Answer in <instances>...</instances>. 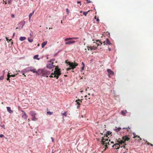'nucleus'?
Wrapping results in <instances>:
<instances>
[{"instance_id":"obj_1","label":"nucleus","mask_w":153,"mask_h":153,"mask_svg":"<svg viewBox=\"0 0 153 153\" xmlns=\"http://www.w3.org/2000/svg\"><path fill=\"white\" fill-rule=\"evenodd\" d=\"M55 70L54 71V73H51V72L49 70L45 69H38V71H40V74L42 75V76L47 77L48 76L51 74V75L49 76L50 77L56 78V79H58L59 76L61 74L60 70L58 68L57 66H55Z\"/></svg>"},{"instance_id":"obj_2","label":"nucleus","mask_w":153,"mask_h":153,"mask_svg":"<svg viewBox=\"0 0 153 153\" xmlns=\"http://www.w3.org/2000/svg\"><path fill=\"white\" fill-rule=\"evenodd\" d=\"M122 139L121 140L120 138H119L116 140L117 143L112 146L113 147L116 149H119L120 147H125V146L127 145L126 143V141H128L130 140V138L128 137V136H124L122 137Z\"/></svg>"},{"instance_id":"obj_3","label":"nucleus","mask_w":153,"mask_h":153,"mask_svg":"<svg viewBox=\"0 0 153 153\" xmlns=\"http://www.w3.org/2000/svg\"><path fill=\"white\" fill-rule=\"evenodd\" d=\"M111 134V133L110 131H108L106 133V135L104 136L103 137H102V139L101 141V144L103 146H105V149L104 150H105L106 148H108V144L109 146L110 145V144H109V141H110V140L108 139V135H110Z\"/></svg>"},{"instance_id":"obj_4","label":"nucleus","mask_w":153,"mask_h":153,"mask_svg":"<svg viewBox=\"0 0 153 153\" xmlns=\"http://www.w3.org/2000/svg\"><path fill=\"white\" fill-rule=\"evenodd\" d=\"M65 63L69 65L70 68H71V69L73 70L78 65V64L76 62H68V60L66 61Z\"/></svg>"},{"instance_id":"obj_5","label":"nucleus","mask_w":153,"mask_h":153,"mask_svg":"<svg viewBox=\"0 0 153 153\" xmlns=\"http://www.w3.org/2000/svg\"><path fill=\"white\" fill-rule=\"evenodd\" d=\"M98 41H99L100 42V43L101 45H102V44H103V45H111V44L109 40L108 39V38H107L106 39V41H103V42H102L101 41H100L99 40H97L96 42H97Z\"/></svg>"},{"instance_id":"obj_6","label":"nucleus","mask_w":153,"mask_h":153,"mask_svg":"<svg viewBox=\"0 0 153 153\" xmlns=\"http://www.w3.org/2000/svg\"><path fill=\"white\" fill-rule=\"evenodd\" d=\"M53 62H52L51 63L47 64L46 65L47 67L50 69L53 68L55 66L53 65Z\"/></svg>"},{"instance_id":"obj_7","label":"nucleus","mask_w":153,"mask_h":153,"mask_svg":"<svg viewBox=\"0 0 153 153\" xmlns=\"http://www.w3.org/2000/svg\"><path fill=\"white\" fill-rule=\"evenodd\" d=\"M30 71L33 72V73H36V75H40V71H38V70H37V71H36V69H34L33 68L32 69H31L30 70Z\"/></svg>"},{"instance_id":"obj_8","label":"nucleus","mask_w":153,"mask_h":153,"mask_svg":"<svg viewBox=\"0 0 153 153\" xmlns=\"http://www.w3.org/2000/svg\"><path fill=\"white\" fill-rule=\"evenodd\" d=\"M107 71L108 73V75L109 77H110V75H114V72L111 69H107Z\"/></svg>"},{"instance_id":"obj_9","label":"nucleus","mask_w":153,"mask_h":153,"mask_svg":"<svg viewBox=\"0 0 153 153\" xmlns=\"http://www.w3.org/2000/svg\"><path fill=\"white\" fill-rule=\"evenodd\" d=\"M22 112V117L24 119H26L27 118V116L25 112H23L22 110L21 111Z\"/></svg>"},{"instance_id":"obj_10","label":"nucleus","mask_w":153,"mask_h":153,"mask_svg":"<svg viewBox=\"0 0 153 153\" xmlns=\"http://www.w3.org/2000/svg\"><path fill=\"white\" fill-rule=\"evenodd\" d=\"M67 42H66L65 43V45H70L71 44H73L75 42V41L74 40H71L69 41H66Z\"/></svg>"},{"instance_id":"obj_11","label":"nucleus","mask_w":153,"mask_h":153,"mask_svg":"<svg viewBox=\"0 0 153 153\" xmlns=\"http://www.w3.org/2000/svg\"><path fill=\"white\" fill-rule=\"evenodd\" d=\"M87 48L88 50H89V49H90L91 50H95L97 49V47L94 46H88Z\"/></svg>"},{"instance_id":"obj_12","label":"nucleus","mask_w":153,"mask_h":153,"mask_svg":"<svg viewBox=\"0 0 153 153\" xmlns=\"http://www.w3.org/2000/svg\"><path fill=\"white\" fill-rule=\"evenodd\" d=\"M82 100H80V99H79L76 100V102L77 103V104L78 105L77 106V108H78L79 107V105H80V103L79 101H80L81 102H82Z\"/></svg>"},{"instance_id":"obj_13","label":"nucleus","mask_w":153,"mask_h":153,"mask_svg":"<svg viewBox=\"0 0 153 153\" xmlns=\"http://www.w3.org/2000/svg\"><path fill=\"white\" fill-rule=\"evenodd\" d=\"M78 39V37L68 38L65 39V41H68L70 40L76 39Z\"/></svg>"},{"instance_id":"obj_14","label":"nucleus","mask_w":153,"mask_h":153,"mask_svg":"<svg viewBox=\"0 0 153 153\" xmlns=\"http://www.w3.org/2000/svg\"><path fill=\"white\" fill-rule=\"evenodd\" d=\"M7 111L10 113L11 114L13 113V111L11 110L10 108L9 107H7Z\"/></svg>"},{"instance_id":"obj_15","label":"nucleus","mask_w":153,"mask_h":153,"mask_svg":"<svg viewBox=\"0 0 153 153\" xmlns=\"http://www.w3.org/2000/svg\"><path fill=\"white\" fill-rule=\"evenodd\" d=\"M30 114L33 117L34 116H35V115L36 114L35 113V111H31L30 112Z\"/></svg>"},{"instance_id":"obj_16","label":"nucleus","mask_w":153,"mask_h":153,"mask_svg":"<svg viewBox=\"0 0 153 153\" xmlns=\"http://www.w3.org/2000/svg\"><path fill=\"white\" fill-rule=\"evenodd\" d=\"M133 138H138L137 140L139 141H140L142 140L141 138L138 135L134 136L133 137Z\"/></svg>"},{"instance_id":"obj_17","label":"nucleus","mask_w":153,"mask_h":153,"mask_svg":"<svg viewBox=\"0 0 153 153\" xmlns=\"http://www.w3.org/2000/svg\"><path fill=\"white\" fill-rule=\"evenodd\" d=\"M121 129V128L120 127L117 128L116 127L114 129V130L116 132H118L119 131H120Z\"/></svg>"},{"instance_id":"obj_18","label":"nucleus","mask_w":153,"mask_h":153,"mask_svg":"<svg viewBox=\"0 0 153 153\" xmlns=\"http://www.w3.org/2000/svg\"><path fill=\"white\" fill-rule=\"evenodd\" d=\"M47 42L45 41L43 42L42 44V48H43L44 46L46 45Z\"/></svg>"},{"instance_id":"obj_19","label":"nucleus","mask_w":153,"mask_h":153,"mask_svg":"<svg viewBox=\"0 0 153 153\" xmlns=\"http://www.w3.org/2000/svg\"><path fill=\"white\" fill-rule=\"evenodd\" d=\"M126 129L127 131L128 132H131V130H130V128L129 127H128V128H123V129Z\"/></svg>"},{"instance_id":"obj_20","label":"nucleus","mask_w":153,"mask_h":153,"mask_svg":"<svg viewBox=\"0 0 153 153\" xmlns=\"http://www.w3.org/2000/svg\"><path fill=\"white\" fill-rule=\"evenodd\" d=\"M26 39V38L25 37L21 36L20 37V40L23 41L25 40Z\"/></svg>"},{"instance_id":"obj_21","label":"nucleus","mask_w":153,"mask_h":153,"mask_svg":"<svg viewBox=\"0 0 153 153\" xmlns=\"http://www.w3.org/2000/svg\"><path fill=\"white\" fill-rule=\"evenodd\" d=\"M34 13V11H33L32 13H30L29 15V19L30 20L31 16L33 15Z\"/></svg>"},{"instance_id":"obj_22","label":"nucleus","mask_w":153,"mask_h":153,"mask_svg":"<svg viewBox=\"0 0 153 153\" xmlns=\"http://www.w3.org/2000/svg\"><path fill=\"white\" fill-rule=\"evenodd\" d=\"M127 112L126 111H121V114L124 116H125L126 113Z\"/></svg>"},{"instance_id":"obj_23","label":"nucleus","mask_w":153,"mask_h":153,"mask_svg":"<svg viewBox=\"0 0 153 153\" xmlns=\"http://www.w3.org/2000/svg\"><path fill=\"white\" fill-rule=\"evenodd\" d=\"M38 56H39V55H36L34 56H33V58L34 59H36L38 60H39V58H38Z\"/></svg>"},{"instance_id":"obj_24","label":"nucleus","mask_w":153,"mask_h":153,"mask_svg":"<svg viewBox=\"0 0 153 153\" xmlns=\"http://www.w3.org/2000/svg\"><path fill=\"white\" fill-rule=\"evenodd\" d=\"M25 22L24 21H22L21 22L20 24L22 25V27L25 25Z\"/></svg>"},{"instance_id":"obj_25","label":"nucleus","mask_w":153,"mask_h":153,"mask_svg":"<svg viewBox=\"0 0 153 153\" xmlns=\"http://www.w3.org/2000/svg\"><path fill=\"white\" fill-rule=\"evenodd\" d=\"M90 11V10H88L87 11H86V12H84L83 13V15H84V16H86V15H87V14L88 13V12Z\"/></svg>"},{"instance_id":"obj_26","label":"nucleus","mask_w":153,"mask_h":153,"mask_svg":"<svg viewBox=\"0 0 153 153\" xmlns=\"http://www.w3.org/2000/svg\"><path fill=\"white\" fill-rule=\"evenodd\" d=\"M37 120V118H36L35 116L32 117V120L35 121Z\"/></svg>"},{"instance_id":"obj_27","label":"nucleus","mask_w":153,"mask_h":153,"mask_svg":"<svg viewBox=\"0 0 153 153\" xmlns=\"http://www.w3.org/2000/svg\"><path fill=\"white\" fill-rule=\"evenodd\" d=\"M10 77V74L9 73H8L7 75V80H9V78Z\"/></svg>"},{"instance_id":"obj_28","label":"nucleus","mask_w":153,"mask_h":153,"mask_svg":"<svg viewBox=\"0 0 153 153\" xmlns=\"http://www.w3.org/2000/svg\"><path fill=\"white\" fill-rule=\"evenodd\" d=\"M62 115H64L65 117H66L67 116V112L66 111L64 113H62Z\"/></svg>"},{"instance_id":"obj_29","label":"nucleus","mask_w":153,"mask_h":153,"mask_svg":"<svg viewBox=\"0 0 153 153\" xmlns=\"http://www.w3.org/2000/svg\"><path fill=\"white\" fill-rule=\"evenodd\" d=\"M47 113L48 114H49L50 115H52L53 114V112H52L50 111H47Z\"/></svg>"},{"instance_id":"obj_30","label":"nucleus","mask_w":153,"mask_h":153,"mask_svg":"<svg viewBox=\"0 0 153 153\" xmlns=\"http://www.w3.org/2000/svg\"><path fill=\"white\" fill-rule=\"evenodd\" d=\"M28 40L30 42H32L33 41L32 39H30L29 38H28Z\"/></svg>"},{"instance_id":"obj_31","label":"nucleus","mask_w":153,"mask_h":153,"mask_svg":"<svg viewBox=\"0 0 153 153\" xmlns=\"http://www.w3.org/2000/svg\"><path fill=\"white\" fill-rule=\"evenodd\" d=\"M33 68L32 67H28L27 68L28 71H30V70L31 69H33Z\"/></svg>"},{"instance_id":"obj_32","label":"nucleus","mask_w":153,"mask_h":153,"mask_svg":"<svg viewBox=\"0 0 153 153\" xmlns=\"http://www.w3.org/2000/svg\"><path fill=\"white\" fill-rule=\"evenodd\" d=\"M94 19H96V20L97 22H99L100 21L99 19L98 18H97V17L96 16H95V17H94Z\"/></svg>"},{"instance_id":"obj_33","label":"nucleus","mask_w":153,"mask_h":153,"mask_svg":"<svg viewBox=\"0 0 153 153\" xmlns=\"http://www.w3.org/2000/svg\"><path fill=\"white\" fill-rule=\"evenodd\" d=\"M66 11L67 12V14H68L69 13V11L68 9V8H66Z\"/></svg>"},{"instance_id":"obj_34","label":"nucleus","mask_w":153,"mask_h":153,"mask_svg":"<svg viewBox=\"0 0 153 153\" xmlns=\"http://www.w3.org/2000/svg\"><path fill=\"white\" fill-rule=\"evenodd\" d=\"M3 79H4V76H3V75L1 76L0 77V80H3Z\"/></svg>"},{"instance_id":"obj_35","label":"nucleus","mask_w":153,"mask_h":153,"mask_svg":"<svg viewBox=\"0 0 153 153\" xmlns=\"http://www.w3.org/2000/svg\"><path fill=\"white\" fill-rule=\"evenodd\" d=\"M6 40L8 42H10L12 39H11L10 40H9V39L7 38L6 37Z\"/></svg>"},{"instance_id":"obj_36","label":"nucleus","mask_w":153,"mask_h":153,"mask_svg":"<svg viewBox=\"0 0 153 153\" xmlns=\"http://www.w3.org/2000/svg\"><path fill=\"white\" fill-rule=\"evenodd\" d=\"M4 136L3 134H0V137H4Z\"/></svg>"},{"instance_id":"obj_37","label":"nucleus","mask_w":153,"mask_h":153,"mask_svg":"<svg viewBox=\"0 0 153 153\" xmlns=\"http://www.w3.org/2000/svg\"><path fill=\"white\" fill-rule=\"evenodd\" d=\"M86 0L87 1H88V2L87 3H88L91 2V1H89V0Z\"/></svg>"},{"instance_id":"obj_38","label":"nucleus","mask_w":153,"mask_h":153,"mask_svg":"<svg viewBox=\"0 0 153 153\" xmlns=\"http://www.w3.org/2000/svg\"><path fill=\"white\" fill-rule=\"evenodd\" d=\"M71 68H67V71H68L69 70H71Z\"/></svg>"},{"instance_id":"obj_39","label":"nucleus","mask_w":153,"mask_h":153,"mask_svg":"<svg viewBox=\"0 0 153 153\" xmlns=\"http://www.w3.org/2000/svg\"><path fill=\"white\" fill-rule=\"evenodd\" d=\"M15 76V75H10V76H12L13 77H14Z\"/></svg>"},{"instance_id":"obj_40","label":"nucleus","mask_w":153,"mask_h":153,"mask_svg":"<svg viewBox=\"0 0 153 153\" xmlns=\"http://www.w3.org/2000/svg\"><path fill=\"white\" fill-rule=\"evenodd\" d=\"M84 67H85V66H82V68H81V70H84Z\"/></svg>"},{"instance_id":"obj_41","label":"nucleus","mask_w":153,"mask_h":153,"mask_svg":"<svg viewBox=\"0 0 153 153\" xmlns=\"http://www.w3.org/2000/svg\"><path fill=\"white\" fill-rule=\"evenodd\" d=\"M11 16H12V17H13V18L14 17V15L13 14H11Z\"/></svg>"},{"instance_id":"obj_42","label":"nucleus","mask_w":153,"mask_h":153,"mask_svg":"<svg viewBox=\"0 0 153 153\" xmlns=\"http://www.w3.org/2000/svg\"><path fill=\"white\" fill-rule=\"evenodd\" d=\"M4 126H5L4 125H2L1 126V127L2 128H3L4 129L5 128Z\"/></svg>"},{"instance_id":"obj_43","label":"nucleus","mask_w":153,"mask_h":153,"mask_svg":"<svg viewBox=\"0 0 153 153\" xmlns=\"http://www.w3.org/2000/svg\"><path fill=\"white\" fill-rule=\"evenodd\" d=\"M82 65L83 66H85V64H84V63L83 62H82Z\"/></svg>"},{"instance_id":"obj_44","label":"nucleus","mask_w":153,"mask_h":153,"mask_svg":"<svg viewBox=\"0 0 153 153\" xmlns=\"http://www.w3.org/2000/svg\"><path fill=\"white\" fill-rule=\"evenodd\" d=\"M94 43H95L97 45V46H98L99 45L98 44H97V43H96V42H94Z\"/></svg>"},{"instance_id":"obj_45","label":"nucleus","mask_w":153,"mask_h":153,"mask_svg":"<svg viewBox=\"0 0 153 153\" xmlns=\"http://www.w3.org/2000/svg\"><path fill=\"white\" fill-rule=\"evenodd\" d=\"M147 142V141H146V143H147V144L148 145H150V143H149V142Z\"/></svg>"},{"instance_id":"obj_46","label":"nucleus","mask_w":153,"mask_h":153,"mask_svg":"<svg viewBox=\"0 0 153 153\" xmlns=\"http://www.w3.org/2000/svg\"><path fill=\"white\" fill-rule=\"evenodd\" d=\"M51 139H52V142H53L54 141V140H53V137H51Z\"/></svg>"},{"instance_id":"obj_47","label":"nucleus","mask_w":153,"mask_h":153,"mask_svg":"<svg viewBox=\"0 0 153 153\" xmlns=\"http://www.w3.org/2000/svg\"><path fill=\"white\" fill-rule=\"evenodd\" d=\"M81 3V2L80 1H77V4H79V3Z\"/></svg>"},{"instance_id":"obj_48","label":"nucleus","mask_w":153,"mask_h":153,"mask_svg":"<svg viewBox=\"0 0 153 153\" xmlns=\"http://www.w3.org/2000/svg\"><path fill=\"white\" fill-rule=\"evenodd\" d=\"M3 75H4L5 73V71L4 70L3 71Z\"/></svg>"},{"instance_id":"obj_49","label":"nucleus","mask_w":153,"mask_h":153,"mask_svg":"<svg viewBox=\"0 0 153 153\" xmlns=\"http://www.w3.org/2000/svg\"><path fill=\"white\" fill-rule=\"evenodd\" d=\"M133 134L134 136H136V135H135V133H133Z\"/></svg>"},{"instance_id":"obj_50","label":"nucleus","mask_w":153,"mask_h":153,"mask_svg":"<svg viewBox=\"0 0 153 153\" xmlns=\"http://www.w3.org/2000/svg\"><path fill=\"white\" fill-rule=\"evenodd\" d=\"M54 60L53 59H51L50 60V62H51V61H53Z\"/></svg>"},{"instance_id":"obj_51","label":"nucleus","mask_w":153,"mask_h":153,"mask_svg":"<svg viewBox=\"0 0 153 153\" xmlns=\"http://www.w3.org/2000/svg\"><path fill=\"white\" fill-rule=\"evenodd\" d=\"M111 143H114V142L113 141L111 142Z\"/></svg>"},{"instance_id":"obj_52","label":"nucleus","mask_w":153,"mask_h":153,"mask_svg":"<svg viewBox=\"0 0 153 153\" xmlns=\"http://www.w3.org/2000/svg\"><path fill=\"white\" fill-rule=\"evenodd\" d=\"M108 49H109V51H111V49L110 48H108Z\"/></svg>"},{"instance_id":"obj_53","label":"nucleus","mask_w":153,"mask_h":153,"mask_svg":"<svg viewBox=\"0 0 153 153\" xmlns=\"http://www.w3.org/2000/svg\"><path fill=\"white\" fill-rule=\"evenodd\" d=\"M15 33H13V37L14 36Z\"/></svg>"},{"instance_id":"obj_54","label":"nucleus","mask_w":153,"mask_h":153,"mask_svg":"<svg viewBox=\"0 0 153 153\" xmlns=\"http://www.w3.org/2000/svg\"><path fill=\"white\" fill-rule=\"evenodd\" d=\"M150 145L151 146H153V145L152 144H151V143H150Z\"/></svg>"},{"instance_id":"obj_55","label":"nucleus","mask_w":153,"mask_h":153,"mask_svg":"<svg viewBox=\"0 0 153 153\" xmlns=\"http://www.w3.org/2000/svg\"><path fill=\"white\" fill-rule=\"evenodd\" d=\"M52 29V27H49V29Z\"/></svg>"},{"instance_id":"obj_56","label":"nucleus","mask_w":153,"mask_h":153,"mask_svg":"<svg viewBox=\"0 0 153 153\" xmlns=\"http://www.w3.org/2000/svg\"><path fill=\"white\" fill-rule=\"evenodd\" d=\"M61 23H62V20L61 21Z\"/></svg>"},{"instance_id":"obj_57","label":"nucleus","mask_w":153,"mask_h":153,"mask_svg":"<svg viewBox=\"0 0 153 153\" xmlns=\"http://www.w3.org/2000/svg\"><path fill=\"white\" fill-rule=\"evenodd\" d=\"M85 52H86V49L85 48Z\"/></svg>"},{"instance_id":"obj_58","label":"nucleus","mask_w":153,"mask_h":153,"mask_svg":"<svg viewBox=\"0 0 153 153\" xmlns=\"http://www.w3.org/2000/svg\"><path fill=\"white\" fill-rule=\"evenodd\" d=\"M123 153H126V152H124Z\"/></svg>"},{"instance_id":"obj_59","label":"nucleus","mask_w":153,"mask_h":153,"mask_svg":"<svg viewBox=\"0 0 153 153\" xmlns=\"http://www.w3.org/2000/svg\"><path fill=\"white\" fill-rule=\"evenodd\" d=\"M18 108H19V106H18Z\"/></svg>"},{"instance_id":"obj_60","label":"nucleus","mask_w":153,"mask_h":153,"mask_svg":"<svg viewBox=\"0 0 153 153\" xmlns=\"http://www.w3.org/2000/svg\"><path fill=\"white\" fill-rule=\"evenodd\" d=\"M65 76H67V75H64Z\"/></svg>"},{"instance_id":"obj_61","label":"nucleus","mask_w":153,"mask_h":153,"mask_svg":"<svg viewBox=\"0 0 153 153\" xmlns=\"http://www.w3.org/2000/svg\"><path fill=\"white\" fill-rule=\"evenodd\" d=\"M88 94V95H90V94H89H89Z\"/></svg>"},{"instance_id":"obj_62","label":"nucleus","mask_w":153,"mask_h":153,"mask_svg":"<svg viewBox=\"0 0 153 153\" xmlns=\"http://www.w3.org/2000/svg\"><path fill=\"white\" fill-rule=\"evenodd\" d=\"M80 12V13H82V11H81Z\"/></svg>"},{"instance_id":"obj_63","label":"nucleus","mask_w":153,"mask_h":153,"mask_svg":"<svg viewBox=\"0 0 153 153\" xmlns=\"http://www.w3.org/2000/svg\"><path fill=\"white\" fill-rule=\"evenodd\" d=\"M14 53H16V52H14Z\"/></svg>"},{"instance_id":"obj_64","label":"nucleus","mask_w":153,"mask_h":153,"mask_svg":"<svg viewBox=\"0 0 153 153\" xmlns=\"http://www.w3.org/2000/svg\"><path fill=\"white\" fill-rule=\"evenodd\" d=\"M1 40V39H0V40Z\"/></svg>"}]
</instances>
